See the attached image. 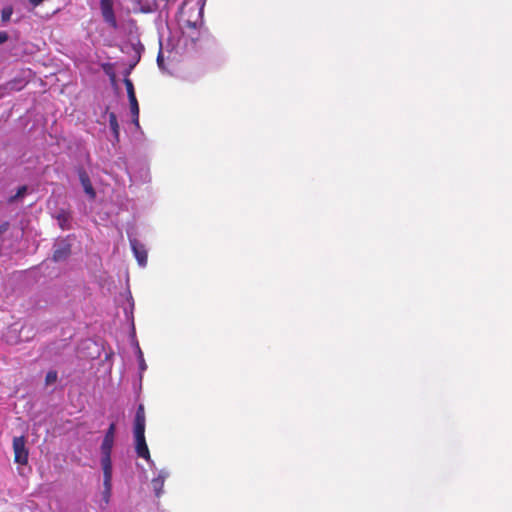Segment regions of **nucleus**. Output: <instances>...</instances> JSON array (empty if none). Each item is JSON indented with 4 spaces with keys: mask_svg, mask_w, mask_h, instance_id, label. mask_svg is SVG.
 I'll return each instance as SVG.
<instances>
[{
    "mask_svg": "<svg viewBox=\"0 0 512 512\" xmlns=\"http://www.w3.org/2000/svg\"><path fill=\"white\" fill-rule=\"evenodd\" d=\"M145 410L143 404L137 407L134 418L135 451L138 457L151 461L150 451L145 439Z\"/></svg>",
    "mask_w": 512,
    "mask_h": 512,
    "instance_id": "1",
    "label": "nucleus"
},
{
    "mask_svg": "<svg viewBox=\"0 0 512 512\" xmlns=\"http://www.w3.org/2000/svg\"><path fill=\"white\" fill-rule=\"evenodd\" d=\"M14 461L17 464L25 465L28 463V449L24 436L14 437L13 439Z\"/></svg>",
    "mask_w": 512,
    "mask_h": 512,
    "instance_id": "2",
    "label": "nucleus"
},
{
    "mask_svg": "<svg viewBox=\"0 0 512 512\" xmlns=\"http://www.w3.org/2000/svg\"><path fill=\"white\" fill-rule=\"evenodd\" d=\"M100 8L104 21L113 29L118 28V23L113 9V0H100Z\"/></svg>",
    "mask_w": 512,
    "mask_h": 512,
    "instance_id": "3",
    "label": "nucleus"
},
{
    "mask_svg": "<svg viewBox=\"0 0 512 512\" xmlns=\"http://www.w3.org/2000/svg\"><path fill=\"white\" fill-rule=\"evenodd\" d=\"M78 176L85 193L89 196L90 199H94L96 197V192L87 172L81 168L78 170Z\"/></svg>",
    "mask_w": 512,
    "mask_h": 512,
    "instance_id": "4",
    "label": "nucleus"
},
{
    "mask_svg": "<svg viewBox=\"0 0 512 512\" xmlns=\"http://www.w3.org/2000/svg\"><path fill=\"white\" fill-rule=\"evenodd\" d=\"M130 244H131L132 250L134 252V255H135L138 263L141 266H145L147 263V251H146L144 245H142L136 239L130 240Z\"/></svg>",
    "mask_w": 512,
    "mask_h": 512,
    "instance_id": "5",
    "label": "nucleus"
},
{
    "mask_svg": "<svg viewBox=\"0 0 512 512\" xmlns=\"http://www.w3.org/2000/svg\"><path fill=\"white\" fill-rule=\"evenodd\" d=\"M113 445H114L113 439L104 437L102 444H101V454H102L101 464H112L111 453H112Z\"/></svg>",
    "mask_w": 512,
    "mask_h": 512,
    "instance_id": "6",
    "label": "nucleus"
},
{
    "mask_svg": "<svg viewBox=\"0 0 512 512\" xmlns=\"http://www.w3.org/2000/svg\"><path fill=\"white\" fill-rule=\"evenodd\" d=\"M169 476V473L165 470H161L157 477L153 478L151 481L153 490L157 497H160L163 492V487L166 478Z\"/></svg>",
    "mask_w": 512,
    "mask_h": 512,
    "instance_id": "7",
    "label": "nucleus"
},
{
    "mask_svg": "<svg viewBox=\"0 0 512 512\" xmlns=\"http://www.w3.org/2000/svg\"><path fill=\"white\" fill-rule=\"evenodd\" d=\"M71 254L70 244H62L58 246L53 252V260L60 262L66 260Z\"/></svg>",
    "mask_w": 512,
    "mask_h": 512,
    "instance_id": "8",
    "label": "nucleus"
},
{
    "mask_svg": "<svg viewBox=\"0 0 512 512\" xmlns=\"http://www.w3.org/2000/svg\"><path fill=\"white\" fill-rule=\"evenodd\" d=\"M104 476V487L105 493L110 494L111 491V480H112V464H101Z\"/></svg>",
    "mask_w": 512,
    "mask_h": 512,
    "instance_id": "9",
    "label": "nucleus"
},
{
    "mask_svg": "<svg viewBox=\"0 0 512 512\" xmlns=\"http://www.w3.org/2000/svg\"><path fill=\"white\" fill-rule=\"evenodd\" d=\"M109 118V126L112 130L113 136L116 141H119V133H120V127L118 124L117 116L114 112H110L108 115Z\"/></svg>",
    "mask_w": 512,
    "mask_h": 512,
    "instance_id": "10",
    "label": "nucleus"
},
{
    "mask_svg": "<svg viewBox=\"0 0 512 512\" xmlns=\"http://www.w3.org/2000/svg\"><path fill=\"white\" fill-rule=\"evenodd\" d=\"M70 213L67 212V211H60L57 216H56V219L58 220L59 222V225L62 229H67L68 228V223L70 221Z\"/></svg>",
    "mask_w": 512,
    "mask_h": 512,
    "instance_id": "11",
    "label": "nucleus"
},
{
    "mask_svg": "<svg viewBox=\"0 0 512 512\" xmlns=\"http://www.w3.org/2000/svg\"><path fill=\"white\" fill-rule=\"evenodd\" d=\"M124 84H125V87L127 90L129 102L137 100L136 95H135L134 85H133L132 81L129 78H125Z\"/></svg>",
    "mask_w": 512,
    "mask_h": 512,
    "instance_id": "12",
    "label": "nucleus"
},
{
    "mask_svg": "<svg viewBox=\"0 0 512 512\" xmlns=\"http://www.w3.org/2000/svg\"><path fill=\"white\" fill-rule=\"evenodd\" d=\"M129 103H130L131 114H132V117H133V123L136 126H139V105H138V101L135 100V101H132V102H129Z\"/></svg>",
    "mask_w": 512,
    "mask_h": 512,
    "instance_id": "13",
    "label": "nucleus"
},
{
    "mask_svg": "<svg viewBox=\"0 0 512 512\" xmlns=\"http://www.w3.org/2000/svg\"><path fill=\"white\" fill-rule=\"evenodd\" d=\"M26 85L24 80L13 79L6 83V89L9 90H21Z\"/></svg>",
    "mask_w": 512,
    "mask_h": 512,
    "instance_id": "14",
    "label": "nucleus"
},
{
    "mask_svg": "<svg viewBox=\"0 0 512 512\" xmlns=\"http://www.w3.org/2000/svg\"><path fill=\"white\" fill-rule=\"evenodd\" d=\"M13 14V7L12 6H6L1 11V20L2 22L6 23L11 19V16Z\"/></svg>",
    "mask_w": 512,
    "mask_h": 512,
    "instance_id": "15",
    "label": "nucleus"
},
{
    "mask_svg": "<svg viewBox=\"0 0 512 512\" xmlns=\"http://www.w3.org/2000/svg\"><path fill=\"white\" fill-rule=\"evenodd\" d=\"M27 192V186L26 185H23V186H20L16 192V194L14 196H11L9 198V203H13L15 202L17 199L23 197Z\"/></svg>",
    "mask_w": 512,
    "mask_h": 512,
    "instance_id": "16",
    "label": "nucleus"
},
{
    "mask_svg": "<svg viewBox=\"0 0 512 512\" xmlns=\"http://www.w3.org/2000/svg\"><path fill=\"white\" fill-rule=\"evenodd\" d=\"M58 374L55 370H51L46 374L45 384L46 386L52 385L57 381Z\"/></svg>",
    "mask_w": 512,
    "mask_h": 512,
    "instance_id": "17",
    "label": "nucleus"
},
{
    "mask_svg": "<svg viewBox=\"0 0 512 512\" xmlns=\"http://www.w3.org/2000/svg\"><path fill=\"white\" fill-rule=\"evenodd\" d=\"M115 430H116V425L115 423H111L105 433V438H109V439H113L115 438Z\"/></svg>",
    "mask_w": 512,
    "mask_h": 512,
    "instance_id": "18",
    "label": "nucleus"
},
{
    "mask_svg": "<svg viewBox=\"0 0 512 512\" xmlns=\"http://www.w3.org/2000/svg\"><path fill=\"white\" fill-rule=\"evenodd\" d=\"M10 227V224L8 221H5L3 222L2 224H0V235L5 233Z\"/></svg>",
    "mask_w": 512,
    "mask_h": 512,
    "instance_id": "19",
    "label": "nucleus"
},
{
    "mask_svg": "<svg viewBox=\"0 0 512 512\" xmlns=\"http://www.w3.org/2000/svg\"><path fill=\"white\" fill-rule=\"evenodd\" d=\"M8 33L5 31H0V44L5 43L8 40Z\"/></svg>",
    "mask_w": 512,
    "mask_h": 512,
    "instance_id": "20",
    "label": "nucleus"
}]
</instances>
